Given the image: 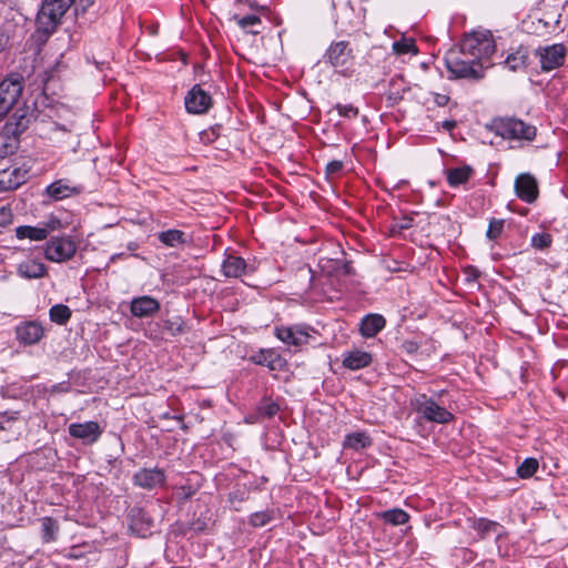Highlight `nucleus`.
<instances>
[{"label": "nucleus", "mask_w": 568, "mask_h": 568, "mask_svg": "<svg viewBox=\"0 0 568 568\" xmlns=\"http://www.w3.org/2000/svg\"><path fill=\"white\" fill-rule=\"evenodd\" d=\"M527 54L523 51H517L507 57L505 64L509 70L516 71L526 65Z\"/></svg>", "instance_id": "nucleus-37"}, {"label": "nucleus", "mask_w": 568, "mask_h": 568, "mask_svg": "<svg viewBox=\"0 0 568 568\" xmlns=\"http://www.w3.org/2000/svg\"><path fill=\"white\" fill-rule=\"evenodd\" d=\"M71 310L63 304L53 305L49 311L50 320L59 325H65L71 317Z\"/></svg>", "instance_id": "nucleus-33"}, {"label": "nucleus", "mask_w": 568, "mask_h": 568, "mask_svg": "<svg viewBox=\"0 0 568 568\" xmlns=\"http://www.w3.org/2000/svg\"><path fill=\"white\" fill-rule=\"evenodd\" d=\"M460 55L485 62L495 52V44L490 36L485 33H471L466 36L460 44Z\"/></svg>", "instance_id": "nucleus-3"}, {"label": "nucleus", "mask_w": 568, "mask_h": 568, "mask_svg": "<svg viewBox=\"0 0 568 568\" xmlns=\"http://www.w3.org/2000/svg\"><path fill=\"white\" fill-rule=\"evenodd\" d=\"M324 59L342 75H352L355 55L348 41L332 42L324 54Z\"/></svg>", "instance_id": "nucleus-4"}, {"label": "nucleus", "mask_w": 568, "mask_h": 568, "mask_svg": "<svg viewBox=\"0 0 568 568\" xmlns=\"http://www.w3.org/2000/svg\"><path fill=\"white\" fill-rule=\"evenodd\" d=\"M150 526L151 520L145 518V513L142 509H132L130 528L133 531L142 534L143 531L148 530Z\"/></svg>", "instance_id": "nucleus-32"}, {"label": "nucleus", "mask_w": 568, "mask_h": 568, "mask_svg": "<svg viewBox=\"0 0 568 568\" xmlns=\"http://www.w3.org/2000/svg\"><path fill=\"white\" fill-rule=\"evenodd\" d=\"M372 362L373 356L371 353L361 349H354L346 352L343 355L342 365L347 369L358 371L368 367Z\"/></svg>", "instance_id": "nucleus-20"}, {"label": "nucleus", "mask_w": 568, "mask_h": 568, "mask_svg": "<svg viewBox=\"0 0 568 568\" xmlns=\"http://www.w3.org/2000/svg\"><path fill=\"white\" fill-rule=\"evenodd\" d=\"M344 273L348 274V275L354 273V270H353V266L351 265V263H345L344 264Z\"/></svg>", "instance_id": "nucleus-57"}, {"label": "nucleus", "mask_w": 568, "mask_h": 568, "mask_svg": "<svg viewBox=\"0 0 568 568\" xmlns=\"http://www.w3.org/2000/svg\"><path fill=\"white\" fill-rule=\"evenodd\" d=\"M18 419V413L17 412H13V413H8V412H4V413H0V429H10L12 427V425L16 423V420Z\"/></svg>", "instance_id": "nucleus-45"}, {"label": "nucleus", "mask_w": 568, "mask_h": 568, "mask_svg": "<svg viewBox=\"0 0 568 568\" xmlns=\"http://www.w3.org/2000/svg\"><path fill=\"white\" fill-rule=\"evenodd\" d=\"M412 222H413V219H410V217H404V219H403V221H402V223H400V224H398V227H399L400 230H407V229H409V227L412 226Z\"/></svg>", "instance_id": "nucleus-56"}, {"label": "nucleus", "mask_w": 568, "mask_h": 568, "mask_svg": "<svg viewBox=\"0 0 568 568\" xmlns=\"http://www.w3.org/2000/svg\"><path fill=\"white\" fill-rule=\"evenodd\" d=\"M28 180V171L21 168H13L0 171V191L8 192L17 190Z\"/></svg>", "instance_id": "nucleus-16"}, {"label": "nucleus", "mask_w": 568, "mask_h": 568, "mask_svg": "<svg viewBox=\"0 0 568 568\" xmlns=\"http://www.w3.org/2000/svg\"><path fill=\"white\" fill-rule=\"evenodd\" d=\"M465 274L467 275V281L468 282H474V281H476L479 277V272L474 266H468L465 270Z\"/></svg>", "instance_id": "nucleus-51"}, {"label": "nucleus", "mask_w": 568, "mask_h": 568, "mask_svg": "<svg viewBox=\"0 0 568 568\" xmlns=\"http://www.w3.org/2000/svg\"><path fill=\"white\" fill-rule=\"evenodd\" d=\"M41 526L43 542L50 544L55 541L59 531L58 521L52 517H43L41 519Z\"/></svg>", "instance_id": "nucleus-30"}, {"label": "nucleus", "mask_w": 568, "mask_h": 568, "mask_svg": "<svg viewBox=\"0 0 568 568\" xmlns=\"http://www.w3.org/2000/svg\"><path fill=\"white\" fill-rule=\"evenodd\" d=\"M448 71L456 78L480 79L483 77V62L471 58L450 53L445 59Z\"/></svg>", "instance_id": "nucleus-6"}, {"label": "nucleus", "mask_w": 568, "mask_h": 568, "mask_svg": "<svg viewBox=\"0 0 568 568\" xmlns=\"http://www.w3.org/2000/svg\"><path fill=\"white\" fill-rule=\"evenodd\" d=\"M493 130L506 140L532 141L537 129L516 118H499L493 121Z\"/></svg>", "instance_id": "nucleus-2"}, {"label": "nucleus", "mask_w": 568, "mask_h": 568, "mask_svg": "<svg viewBox=\"0 0 568 568\" xmlns=\"http://www.w3.org/2000/svg\"><path fill=\"white\" fill-rule=\"evenodd\" d=\"M449 397V392L446 389L434 392L432 396L417 394L412 405L427 422L445 425L455 420L453 413L455 403Z\"/></svg>", "instance_id": "nucleus-1"}, {"label": "nucleus", "mask_w": 568, "mask_h": 568, "mask_svg": "<svg viewBox=\"0 0 568 568\" xmlns=\"http://www.w3.org/2000/svg\"><path fill=\"white\" fill-rule=\"evenodd\" d=\"M273 519V513L265 510V511H256L250 516V525L253 527H263L267 525Z\"/></svg>", "instance_id": "nucleus-40"}, {"label": "nucleus", "mask_w": 568, "mask_h": 568, "mask_svg": "<svg viewBox=\"0 0 568 568\" xmlns=\"http://www.w3.org/2000/svg\"><path fill=\"white\" fill-rule=\"evenodd\" d=\"M256 365L266 366L271 371H280L285 365L284 358L274 349H261L250 357Z\"/></svg>", "instance_id": "nucleus-19"}, {"label": "nucleus", "mask_w": 568, "mask_h": 568, "mask_svg": "<svg viewBox=\"0 0 568 568\" xmlns=\"http://www.w3.org/2000/svg\"><path fill=\"white\" fill-rule=\"evenodd\" d=\"M69 435L82 440L83 444L92 445L99 440L103 429L98 422L72 423L68 427Z\"/></svg>", "instance_id": "nucleus-10"}, {"label": "nucleus", "mask_w": 568, "mask_h": 568, "mask_svg": "<svg viewBox=\"0 0 568 568\" xmlns=\"http://www.w3.org/2000/svg\"><path fill=\"white\" fill-rule=\"evenodd\" d=\"M474 174V169L469 165L460 168H453L447 170V182L450 186L457 187L462 184H466Z\"/></svg>", "instance_id": "nucleus-26"}, {"label": "nucleus", "mask_w": 568, "mask_h": 568, "mask_svg": "<svg viewBox=\"0 0 568 568\" xmlns=\"http://www.w3.org/2000/svg\"><path fill=\"white\" fill-rule=\"evenodd\" d=\"M19 135L14 132H9L4 125L0 131V158H6L13 154L19 149Z\"/></svg>", "instance_id": "nucleus-24"}, {"label": "nucleus", "mask_w": 568, "mask_h": 568, "mask_svg": "<svg viewBox=\"0 0 568 568\" xmlns=\"http://www.w3.org/2000/svg\"><path fill=\"white\" fill-rule=\"evenodd\" d=\"M234 19L237 21L239 26L242 28H247L250 26H255L261 22L260 17L255 14H248L242 18L234 17Z\"/></svg>", "instance_id": "nucleus-48"}, {"label": "nucleus", "mask_w": 568, "mask_h": 568, "mask_svg": "<svg viewBox=\"0 0 568 568\" xmlns=\"http://www.w3.org/2000/svg\"><path fill=\"white\" fill-rule=\"evenodd\" d=\"M278 410H280V406L275 402H273L268 398H265L257 406L256 414L258 415V417L272 418L273 416H275L277 414Z\"/></svg>", "instance_id": "nucleus-36"}, {"label": "nucleus", "mask_w": 568, "mask_h": 568, "mask_svg": "<svg viewBox=\"0 0 568 568\" xmlns=\"http://www.w3.org/2000/svg\"><path fill=\"white\" fill-rule=\"evenodd\" d=\"M371 444L372 440L365 432H356L345 436L343 446L344 448L358 450L371 446Z\"/></svg>", "instance_id": "nucleus-28"}, {"label": "nucleus", "mask_w": 568, "mask_h": 568, "mask_svg": "<svg viewBox=\"0 0 568 568\" xmlns=\"http://www.w3.org/2000/svg\"><path fill=\"white\" fill-rule=\"evenodd\" d=\"M499 524L487 518H478L473 523V528L479 534L480 538H486L491 534H497Z\"/></svg>", "instance_id": "nucleus-31"}, {"label": "nucleus", "mask_w": 568, "mask_h": 568, "mask_svg": "<svg viewBox=\"0 0 568 568\" xmlns=\"http://www.w3.org/2000/svg\"><path fill=\"white\" fill-rule=\"evenodd\" d=\"M334 109L337 111L338 115L348 119H355L358 116L359 110L357 106L353 104H341L337 103Z\"/></svg>", "instance_id": "nucleus-42"}, {"label": "nucleus", "mask_w": 568, "mask_h": 568, "mask_svg": "<svg viewBox=\"0 0 568 568\" xmlns=\"http://www.w3.org/2000/svg\"><path fill=\"white\" fill-rule=\"evenodd\" d=\"M343 166L344 165H343L342 161H338V160L331 161L326 165V169H325L326 174L335 175V174L339 173L343 170Z\"/></svg>", "instance_id": "nucleus-49"}, {"label": "nucleus", "mask_w": 568, "mask_h": 568, "mask_svg": "<svg viewBox=\"0 0 568 568\" xmlns=\"http://www.w3.org/2000/svg\"><path fill=\"white\" fill-rule=\"evenodd\" d=\"M567 49L561 43L539 47L536 51L539 57L540 68L544 72L552 71L561 67L565 62Z\"/></svg>", "instance_id": "nucleus-8"}, {"label": "nucleus", "mask_w": 568, "mask_h": 568, "mask_svg": "<svg viewBox=\"0 0 568 568\" xmlns=\"http://www.w3.org/2000/svg\"><path fill=\"white\" fill-rule=\"evenodd\" d=\"M434 102L438 106H445L449 102V97L447 94L435 93Z\"/></svg>", "instance_id": "nucleus-52"}, {"label": "nucleus", "mask_w": 568, "mask_h": 568, "mask_svg": "<svg viewBox=\"0 0 568 568\" xmlns=\"http://www.w3.org/2000/svg\"><path fill=\"white\" fill-rule=\"evenodd\" d=\"M538 469V462L535 458H527L518 467L517 474L520 478L531 477Z\"/></svg>", "instance_id": "nucleus-39"}, {"label": "nucleus", "mask_w": 568, "mask_h": 568, "mask_svg": "<svg viewBox=\"0 0 568 568\" xmlns=\"http://www.w3.org/2000/svg\"><path fill=\"white\" fill-rule=\"evenodd\" d=\"M197 486H193L191 484L181 485L176 488V495L179 500L185 501L192 498L197 491Z\"/></svg>", "instance_id": "nucleus-43"}, {"label": "nucleus", "mask_w": 568, "mask_h": 568, "mask_svg": "<svg viewBox=\"0 0 568 568\" xmlns=\"http://www.w3.org/2000/svg\"><path fill=\"white\" fill-rule=\"evenodd\" d=\"M59 226H60V221L57 219H53V220H50L48 223H45V225L43 227L49 229V233H50L51 231L57 230Z\"/></svg>", "instance_id": "nucleus-55"}, {"label": "nucleus", "mask_w": 568, "mask_h": 568, "mask_svg": "<svg viewBox=\"0 0 568 568\" xmlns=\"http://www.w3.org/2000/svg\"><path fill=\"white\" fill-rule=\"evenodd\" d=\"M457 126V122L454 120H446L442 123V128L446 131H452Z\"/></svg>", "instance_id": "nucleus-54"}, {"label": "nucleus", "mask_w": 568, "mask_h": 568, "mask_svg": "<svg viewBox=\"0 0 568 568\" xmlns=\"http://www.w3.org/2000/svg\"><path fill=\"white\" fill-rule=\"evenodd\" d=\"M532 246L536 248H546L551 243V237L549 234H535L531 239Z\"/></svg>", "instance_id": "nucleus-46"}, {"label": "nucleus", "mask_w": 568, "mask_h": 568, "mask_svg": "<svg viewBox=\"0 0 568 568\" xmlns=\"http://www.w3.org/2000/svg\"><path fill=\"white\" fill-rule=\"evenodd\" d=\"M515 191L521 201L532 203L539 194L537 180L529 173L519 174L515 181Z\"/></svg>", "instance_id": "nucleus-12"}, {"label": "nucleus", "mask_w": 568, "mask_h": 568, "mask_svg": "<svg viewBox=\"0 0 568 568\" xmlns=\"http://www.w3.org/2000/svg\"><path fill=\"white\" fill-rule=\"evenodd\" d=\"M74 7V13L78 17L80 13H84L89 7H91L95 0H70Z\"/></svg>", "instance_id": "nucleus-47"}, {"label": "nucleus", "mask_w": 568, "mask_h": 568, "mask_svg": "<svg viewBox=\"0 0 568 568\" xmlns=\"http://www.w3.org/2000/svg\"><path fill=\"white\" fill-rule=\"evenodd\" d=\"M22 83L17 79H4L0 82V120L17 103L22 93Z\"/></svg>", "instance_id": "nucleus-9"}, {"label": "nucleus", "mask_w": 568, "mask_h": 568, "mask_svg": "<svg viewBox=\"0 0 568 568\" xmlns=\"http://www.w3.org/2000/svg\"><path fill=\"white\" fill-rule=\"evenodd\" d=\"M503 229H504V221L503 220L493 219L489 222L486 235H487V237L489 240H496L501 234Z\"/></svg>", "instance_id": "nucleus-44"}, {"label": "nucleus", "mask_w": 568, "mask_h": 568, "mask_svg": "<svg viewBox=\"0 0 568 568\" xmlns=\"http://www.w3.org/2000/svg\"><path fill=\"white\" fill-rule=\"evenodd\" d=\"M275 335L287 345L302 346L308 343L311 335L301 326H281L275 328Z\"/></svg>", "instance_id": "nucleus-14"}, {"label": "nucleus", "mask_w": 568, "mask_h": 568, "mask_svg": "<svg viewBox=\"0 0 568 568\" xmlns=\"http://www.w3.org/2000/svg\"><path fill=\"white\" fill-rule=\"evenodd\" d=\"M130 311L135 317H149L160 311V303L158 300L149 295L134 297L131 301Z\"/></svg>", "instance_id": "nucleus-17"}, {"label": "nucleus", "mask_w": 568, "mask_h": 568, "mask_svg": "<svg viewBox=\"0 0 568 568\" xmlns=\"http://www.w3.org/2000/svg\"><path fill=\"white\" fill-rule=\"evenodd\" d=\"M81 192V185H72L67 180H57L45 189L47 195L54 201L72 197L79 195Z\"/></svg>", "instance_id": "nucleus-18"}, {"label": "nucleus", "mask_w": 568, "mask_h": 568, "mask_svg": "<svg viewBox=\"0 0 568 568\" xmlns=\"http://www.w3.org/2000/svg\"><path fill=\"white\" fill-rule=\"evenodd\" d=\"M402 348L407 354H416L419 349V344L414 341H404L402 344Z\"/></svg>", "instance_id": "nucleus-50"}, {"label": "nucleus", "mask_w": 568, "mask_h": 568, "mask_svg": "<svg viewBox=\"0 0 568 568\" xmlns=\"http://www.w3.org/2000/svg\"><path fill=\"white\" fill-rule=\"evenodd\" d=\"M70 0H44L38 13V23L45 33H52L71 8Z\"/></svg>", "instance_id": "nucleus-5"}, {"label": "nucleus", "mask_w": 568, "mask_h": 568, "mask_svg": "<svg viewBox=\"0 0 568 568\" xmlns=\"http://www.w3.org/2000/svg\"><path fill=\"white\" fill-rule=\"evenodd\" d=\"M247 264L240 256L229 255L222 265L223 273L227 277H240L246 272Z\"/></svg>", "instance_id": "nucleus-25"}, {"label": "nucleus", "mask_w": 568, "mask_h": 568, "mask_svg": "<svg viewBox=\"0 0 568 568\" xmlns=\"http://www.w3.org/2000/svg\"><path fill=\"white\" fill-rule=\"evenodd\" d=\"M386 523L392 524L394 526L404 525L408 521L409 515L399 508L389 509L383 511L379 515Z\"/></svg>", "instance_id": "nucleus-34"}, {"label": "nucleus", "mask_w": 568, "mask_h": 568, "mask_svg": "<svg viewBox=\"0 0 568 568\" xmlns=\"http://www.w3.org/2000/svg\"><path fill=\"white\" fill-rule=\"evenodd\" d=\"M184 329V323L181 317H173L163 321V333H168L171 336L181 334Z\"/></svg>", "instance_id": "nucleus-38"}, {"label": "nucleus", "mask_w": 568, "mask_h": 568, "mask_svg": "<svg viewBox=\"0 0 568 568\" xmlns=\"http://www.w3.org/2000/svg\"><path fill=\"white\" fill-rule=\"evenodd\" d=\"M77 252L74 241L69 236L52 237L45 246L44 255L49 261L62 263L71 260Z\"/></svg>", "instance_id": "nucleus-7"}, {"label": "nucleus", "mask_w": 568, "mask_h": 568, "mask_svg": "<svg viewBox=\"0 0 568 568\" xmlns=\"http://www.w3.org/2000/svg\"><path fill=\"white\" fill-rule=\"evenodd\" d=\"M184 103L189 113L202 114L211 108L212 98L196 84L187 92Z\"/></svg>", "instance_id": "nucleus-11"}, {"label": "nucleus", "mask_w": 568, "mask_h": 568, "mask_svg": "<svg viewBox=\"0 0 568 568\" xmlns=\"http://www.w3.org/2000/svg\"><path fill=\"white\" fill-rule=\"evenodd\" d=\"M0 222L1 223H6L8 221H10L11 219V210L9 207H6V206H2L0 209Z\"/></svg>", "instance_id": "nucleus-53"}, {"label": "nucleus", "mask_w": 568, "mask_h": 568, "mask_svg": "<svg viewBox=\"0 0 568 568\" xmlns=\"http://www.w3.org/2000/svg\"><path fill=\"white\" fill-rule=\"evenodd\" d=\"M17 338L24 345H33L41 341L44 336L43 326L36 322L29 321L19 325L16 329Z\"/></svg>", "instance_id": "nucleus-15"}, {"label": "nucleus", "mask_w": 568, "mask_h": 568, "mask_svg": "<svg viewBox=\"0 0 568 568\" xmlns=\"http://www.w3.org/2000/svg\"><path fill=\"white\" fill-rule=\"evenodd\" d=\"M32 116L28 108H18L4 125L9 132H14L20 136L29 128Z\"/></svg>", "instance_id": "nucleus-21"}, {"label": "nucleus", "mask_w": 568, "mask_h": 568, "mask_svg": "<svg viewBox=\"0 0 568 568\" xmlns=\"http://www.w3.org/2000/svg\"><path fill=\"white\" fill-rule=\"evenodd\" d=\"M49 235V229L42 226L21 225L16 229V236L19 240L42 241Z\"/></svg>", "instance_id": "nucleus-27"}, {"label": "nucleus", "mask_w": 568, "mask_h": 568, "mask_svg": "<svg viewBox=\"0 0 568 568\" xmlns=\"http://www.w3.org/2000/svg\"><path fill=\"white\" fill-rule=\"evenodd\" d=\"M221 125H214L200 133V140L204 144H212L221 135Z\"/></svg>", "instance_id": "nucleus-41"}, {"label": "nucleus", "mask_w": 568, "mask_h": 568, "mask_svg": "<svg viewBox=\"0 0 568 568\" xmlns=\"http://www.w3.org/2000/svg\"><path fill=\"white\" fill-rule=\"evenodd\" d=\"M393 50L396 54H417L418 49L416 47V43L413 39H406L403 38L399 41H395L393 43Z\"/></svg>", "instance_id": "nucleus-35"}, {"label": "nucleus", "mask_w": 568, "mask_h": 568, "mask_svg": "<svg viewBox=\"0 0 568 568\" xmlns=\"http://www.w3.org/2000/svg\"><path fill=\"white\" fill-rule=\"evenodd\" d=\"M158 239L161 243L169 247L183 245L187 242L186 235L180 230H168L159 233Z\"/></svg>", "instance_id": "nucleus-29"}, {"label": "nucleus", "mask_w": 568, "mask_h": 568, "mask_svg": "<svg viewBox=\"0 0 568 568\" xmlns=\"http://www.w3.org/2000/svg\"><path fill=\"white\" fill-rule=\"evenodd\" d=\"M386 325V320L379 314H368L361 321L359 332L364 337H375Z\"/></svg>", "instance_id": "nucleus-22"}, {"label": "nucleus", "mask_w": 568, "mask_h": 568, "mask_svg": "<svg viewBox=\"0 0 568 568\" xmlns=\"http://www.w3.org/2000/svg\"><path fill=\"white\" fill-rule=\"evenodd\" d=\"M17 272L21 277L24 278H40L45 275L47 267L43 263L38 261L27 260L18 265Z\"/></svg>", "instance_id": "nucleus-23"}, {"label": "nucleus", "mask_w": 568, "mask_h": 568, "mask_svg": "<svg viewBox=\"0 0 568 568\" xmlns=\"http://www.w3.org/2000/svg\"><path fill=\"white\" fill-rule=\"evenodd\" d=\"M165 481V474L160 468H142L133 476V484L143 489H154Z\"/></svg>", "instance_id": "nucleus-13"}]
</instances>
